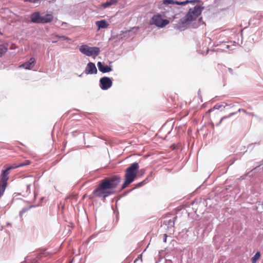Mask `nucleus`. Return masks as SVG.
Returning a JSON list of instances; mask_svg holds the SVG:
<instances>
[{
    "label": "nucleus",
    "mask_w": 263,
    "mask_h": 263,
    "mask_svg": "<svg viewBox=\"0 0 263 263\" xmlns=\"http://www.w3.org/2000/svg\"><path fill=\"white\" fill-rule=\"evenodd\" d=\"M41 18L42 16H41L39 12H33L30 15L31 21L33 23L41 24Z\"/></svg>",
    "instance_id": "obj_10"
},
{
    "label": "nucleus",
    "mask_w": 263,
    "mask_h": 263,
    "mask_svg": "<svg viewBox=\"0 0 263 263\" xmlns=\"http://www.w3.org/2000/svg\"><path fill=\"white\" fill-rule=\"evenodd\" d=\"M84 71L87 74H96L97 73V69L93 63L89 62L87 64Z\"/></svg>",
    "instance_id": "obj_9"
},
{
    "label": "nucleus",
    "mask_w": 263,
    "mask_h": 263,
    "mask_svg": "<svg viewBox=\"0 0 263 263\" xmlns=\"http://www.w3.org/2000/svg\"><path fill=\"white\" fill-rule=\"evenodd\" d=\"M35 61V59L34 58H31L28 61L23 64L21 67L26 69H31L34 66Z\"/></svg>",
    "instance_id": "obj_11"
},
{
    "label": "nucleus",
    "mask_w": 263,
    "mask_h": 263,
    "mask_svg": "<svg viewBox=\"0 0 263 263\" xmlns=\"http://www.w3.org/2000/svg\"><path fill=\"white\" fill-rule=\"evenodd\" d=\"M144 171H145L143 169H142V170H140V172H141L142 174H143L144 173Z\"/></svg>",
    "instance_id": "obj_25"
},
{
    "label": "nucleus",
    "mask_w": 263,
    "mask_h": 263,
    "mask_svg": "<svg viewBox=\"0 0 263 263\" xmlns=\"http://www.w3.org/2000/svg\"><path fill=\"white\" fill-rule=\"evenodd\" d=\"M238 112H240V111H242L243 112H244L245 114H246V115H248V116H254V114L252 112H248L246 110L243 109H242V108H240L238 109Z\"/></svg>",
    "instance_id": "obj_20"
},
{
    "label": "nucleus",
    "mask_w": 263,
    "mask_h": 263,
    "mask_svg": "<svg viewBox=\"0 0 263 263\" xmlns=\"http://www.w3.org/2000/svg\"><path fill=\"white\" fill-rule=\"evenodd\" d=\"M112 82L109 77H104L100 79L99 81L100 87L102 90H107L112 86Z\"/></svg>",
    "instance_id": "obj_7"
},
{
    "label": "nucleus",
    "mask_w": 263,
    "mask_h": 263,
    "mask_svg": "<svg viewBox=\"0 0 263 263\" xmlns=\"http://www.w3.org/2000/svg\"><path fill=\"white\" fill-rule=\"evenodd\" d=\"M55 37H57V38H60V39H62L65 41H69L71 40V39L66 36H64V35H55Z\"/></svg>",
    "instance_id": "obj_19"
},
{
    "label": "nucleus",
    "mask_w": 263,
    "mask_h": 263,
    "mask_svg": "<svg viewBox=\"0 0 263 263\" xmlns=\"http://www.w3.org/2000/svg\"><path fill=\"white\" fill-rule=\"evenodd\" d=\"M139 168L138 163L134 162L126 169L125 171V181L122 184V189L126 188L135 180Z\"/></svg>",
    "instance_id": "obj_4"
},
{
    "label": "nucleus",
    "mask_w": 263,
    "mask_h": 263,
    "mask_svg": "<svg viewBox=\"0 0 263 263\" xmlns=\"http://www.w3.org/2000/svg\"><path fill=\"white\" fill-rule=\"evenodd\" d=\"M226 47H227V48H229V46L228 45H226Z\"/></svg>",
    "instance_id": "obj_28"
},
{
    "label": "nucleus",
    "mask_w": 263,
    "mask_h": 263,
    "mask_svg": "<svg viewBox=\"0 0 263 263\" xmlns=\"http://www.w3.org/2000/svg\"><path fill=\"white\" fill-rule=\"evenodd\" d=\"M169 23V21L166 19L163 20L160 14L155 15L153 16L151 24L155 25L158 27H164Z\"/></svg>",
    "instance_id": "obj_6"
},
{
    "label": "nucleus",
    "mask_w": 263,
    "mask_h": 263,
    "mask_svg": "<svg viewBox=\"0 0 263 263\" xmlns=\"http://www.w3.org/2000/svg\"><path fill=\"white\" fill-rule=\"evenodd\" d=\"M222 106V105H220V104H216L215 105L214 107H213V109H220L221 107Z\"/></svg>",
    "instance_id": "obj_22"
},
{
    "label": "nucleus",
    "mask_w": 263,
    "mask_h": 263,
    "mask_svg": "<svg viewBox=\"0 0 263 263\" xmlns=\"http://www.w3.org/2000/svg\"><path fill=\"white\" fill-rule=\"evenodd\" d=\"M31 206H30L29 208H24L22 209V210L20 212V216H22L24 213L26 212L30 208H31Z\"/></svg>",
    "instance_id": "obj_21"
},
{
    "label": "nucleus",
    "mask_w": 263,
    "mask_h": 263,
    "mask_svg": "<svg viewBox=\"0 0 263 263\" xmlns=\"http://www.w3.org/2000/svg\"><path fill=\"white\" fill-rule=\"evenodd\" d=\"M80 51L88 57H96L100 52V49L97 47H89L87 45H82L79 47Z\"/></svg>",
    "instance_id": "obj_5"
},
{
    "label": "nucleus",
    "mask_w": 263,
    "mask_h": 263,
    "mask_svg": "<svg viewBox=\"0 0 263 263\" xmlns=\"http://www.w3.org/2000/svg\"><path fill=\"white\" fill-rule=\"evenodd\" d=\"M97 66L99 70L102 73L109 72L112 70L111 67L110 66H105L101 62H98Z\"/></svg>",
    "instance_id": "obj_12"
},
{
    "label": "nucleus",
    "mask_w": 263,
    "mask_h": 263,
    "mask_svg": "<svg viewBox=\"0 0 263 263\" xmlns=\"http://www.w3.org/2000/svg\"><path fill=\"white\" fill-rule=\"evenodd\" d=\"M82 74H81L79 75V77H81V76H82Z\"/></svg>",
    "instance_id": "obj_29"
},
{
    "label": "nucleus",
    "mask_w": 263,
    "mask_h": 263,
    "mask_svg": "<svg viewBox=\"0 0 263 263\" xmlns=\"http://www.w3.org/2000/svg\"><path fill=\"white\" fill-rule=\"evenodd\" d=\"M236 113L235 112H232L231 114H229V115L228 116H224V117H223L222 118H221V119H220L219 122L217 124V125H219L221 122L222 121L227 118H229V117H231V116L234 115Z\"/></svg>",
    "instance_id": "obj_18"
},
{
    "label": "nucleus",
    "mask_w": 263,
    "mask_h": 263,
    "mask_svg": "<svg viewBox=\"0 0 263 263\" xmlns=\"http://www.w3.org/2000/svg\"><path fill=\"white\" fill-rule=\"evenodd\" d=\"M229 70L230 72H232V69L231 68H229Z\"/></svg>",
    "instance_id": "obj_27"
},
{
    "label": "nucleus",
    "mask_w": 263,
    "mask_h": 263,
    "mask_svg": "<svg viewBox=\"0 0 263 263\" xmlns=\"http://www.w3.org/2000/svg\"><path fill=\"white\" fill-rule=\"evenodd\" d=\"M57 42H58V41H57V40H54L53 41H52V42L53 43H57Z\"/></svg>",
    "instance_id": "obj_26"
},
{
    "label": "nucleus",
    "mask_w": 263,
    "mask_h": 263,
    "mask_svg": "<svg viewBox=\"0 0 263 263\" xmlns=\"http://www.w3.org/2000/svg\"><path fill=\"white\" fill-rule=\"evenodd\" d=\"M202 9L203 8L200 6H196L190 8L185 16L180 20L178 28L180 30H183L190 26L192 23L196 21L201 14Z\"/></svg>",
    "instance_id": "obj_2"
},
{
    "label": "nucleus",
    "mask_w": 263,
    "mask_h": 263,
    "mask_svg": "<svg viewBox=\"0 0 263 263\" xmlns=\"http://www.w3.org/2000/svg\"><path fill=\"white\" fill-rule=\"evenodd\" d=\"M30 164L29 160H26L25 162L21 163L18 165L7 166L5 170H2L0 175V197H2L6 190L7 182L9 179V171L12 169L28 165Z\"/></svg>",
    "instance_id": "obj_3"
},
{
    "label": "nucleus",
    "mask_w": 263,
    "mask_h": 263,
    "mask_svg": "<svg viewBox=\"0 0 263 263\" xmlns=\"http://www.w3.org/2000/svg\"><path fill=\"white\" fill-rule=\"evenodd\" d=\"M117 2V0H108L105 3L102 4V6L104 8L109 7L112 5L116 4Z\"/></svg>",
    "instance_id": "obj_15"
},
{
    "label": "nucleus",
    "mask_w": 263,
    "mask_h": 263,
    "mask_svg": "<svg viewBox=\"0 0 263 263\" xmlns=\"http://www.w3.org/2000/svg\"><path fill=\"white\" fill-rule=\"evenodd\" d=\"M260 256V253L259 252H256L255 254L254 255V256L252 258V262L253 263H255L256 261L259 259Z\"/></svg>",
    "instance_id": "obj_16"
},
{
    "label": "nucleus",
    "mask_w": 263,
    "mask_h": 263,
    "mask_svg": "<svg viewBox=\"0 0 263 263\" xmlns=\"http://www.w3.org/2000/svg\"><path fill=\"white\" fill-rule=\"evenodd\" d=\"M200 0H192V1H185L183 2H179L177 1H174V0H163L162 1V4L163 5H174L176 4L178 5H185V4H187L188 3H195L197 2H199Z\"/></svg>",
    "instance_id": "obj_8"
},
{
    "label": "nucleus",
    "mask_w": 263,
    "mask_h": 263,
    "mask_svg": "<svg viewBox=\"0 0 263 263\" xmlns=\"http://www.w3.org/2000/svg\"><path fill=\"white\" fill-rule=\"evenodd\" d=\"M96 25L98 27V29L107 28L109 24L104 20L97 21Z\"/></svg>",
    "instance_id": "obj_14"
},
{
    "label": "nucleus",
    "mask_w": 263,
    "mask_h": 263,
    "mask_svg": "<svg viewBox=\"0 0 263 263\" xmlns=\"http://www.w3.org/2000/svg\"><path fill=\"white\" fill-rule=\"evenodd\" d=\"M120 181L121 177L119 175L106 178L101 181L93 193L96 197L105 198L114 193V190Z\"/></svg>",
    "instance_id": "obj_1"
},
{
    "label": "nucleus",
    "mask_w": 263,
    "mask_h": 263,
    "mask_svg": "<svg viewBox=\"0 0 263 263\" xmlns=\"http://www.w3.org/2000/svg\"><path fill=\"white\" fill-rule=\"evenodd\" d=\"M145 181H146V180H143V181H142V182H140L138 183L137 184V186L138 187H140V186H142L144 184H145Z\"/></svg>",
    "instance_id": "obj_23"
},
{
    "label": "nucleus",
    "mask_w": 263,
    "mask_h": 263,
    "mask_svg": "<svg viewBox=\"0 0 263 263\" xmlns=\"http://www.w3.org/2000/svg\"><path fill=\"white\" fill-rule=\"evenodd\" d=\"M53 20V16L51 14H46L44 16H42L41 24L48 23L52 21Z\"/></svg>",
    "instance_id": "obj_13"
},
{
    "label": "nucleus",
    "mask_w": 263,
    "mask_h": 263,
    "mask_svg": "<svg viewBox=\"0 0 263 263\" xmlns=\"http://www.w3.org/2000/svg\"><path fill=\"white\" fill-rule=\"evenodd\" d=\"M7 49L4 45L0 44V57L6 52Z\"/></svg>",
    "instance_id": "obj_17"
},
{
    "label": "nucleus",
    "mask_w": 263,
    "mask_h": 263,
    "mask_svg": "<svg viewBox=\"0 0 263 263\" xmlns=\"http://www.w3.org/2000/svg\"><path fill=\"white\" fill-rule=\"evenodd\" d=\"M166 238H167V235L166 234H164L163 235V241H164V242H166Z\"/></svg>",
    "instance_id": "obj_24"
}]
</instances>
